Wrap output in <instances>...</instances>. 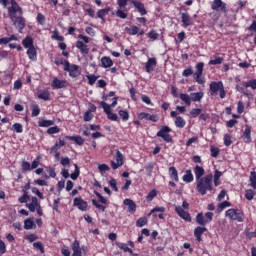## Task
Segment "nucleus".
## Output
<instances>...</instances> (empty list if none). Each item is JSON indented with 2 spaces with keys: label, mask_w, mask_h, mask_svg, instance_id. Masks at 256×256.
<instances>
[{
  "label": "nucleus",
  "mask_w": 256,
  "mask_h": 256,
  "mask_svg": "<svg viewBox=\"0 0 256 256\" xmlns=\"http://www.w3.org/2000/svg\"><path fill=\"white\" fill-rule=\"evenodd\" d=\"M67 87V81L59 80L58 78H54L52 81V88L53 89H65Z\"/></svg>",
  "instance_id": "obj_21"
},
{
  "label": "nucleus",
  "mask_w": 256,
  "mask_h": 256,
  "mask_svg": "<svg viewBox=\"0 0 256 256\" xmlns=\"http://www.w3.org/2000/svg\"><path fill=\"white\" fill-rule=\"evenodd\" d=\"M92 205L96 207V209H99V211H102V213H105V209H107L104 205L99 204L96 199H92Z\"/></svg>",
  "instance_id": "obj_51"
},
{
  "label": "nucleus",
  "mask_w": 256,
  "mask_h": 256,
  "mask_svg": "<svg viewBox=\"0 0 256 256\" xmlns=\"http://www.w3.org/2000/svg\"><path fill=\"white\" fill-rule=\"evenodd\" d=\"M100 105H101L104 113L107 114V118L110 121H119V116H117L116 113H113L111 111V106H109V104H107V102L102 101V102H100Z\"/></svg>",
  "instance_id": "obj_10"
},
{
  "label": "nucleus",
  "mask_w": 256,
  "mask_h": 256,
  "mask_svg": "<svg viewBox=\"0 0 256 256\" xmlns=\"http://www.w3.org/2000/svg\"><path fill=\"white\" fill-rule=\"evenodd\" d=\"M179 98L181 99V101H183V103H185V105H187V107H191V96H189V94L187 93H180Z\"/></svg>",
  "instance_id": "obj_34"
},
{
  "label": "nucleus",
  "mask_w": 256,
  "mask_h": 256,
  "mask_svg": "<svg viewBox=\"0 0 256 256\" xmlns=\"http://www.w3.org/2000/svg\"><path fill=\"white\" fill-rule=\"evenodd\" d=\"M148 37L149 39H152V41H157V39H159V33H157V31L155 30H150L148 33Z\"/></svg>",
  "instance_id": "obj_60"
},
{
  "label": "nucleus",
  "mask_w": 256,
  "mask_h": 256,
  "mask_svg": "<svg viewBox=\"0 0 256 256\" xmlns=\"http://www.w3.org/2000/svg\"><path fill=\"white\" fill-rule=\"evenodd\" d=\"M101 67L104 69H109V67H113V60L109 56H103L101 58Z\"/></svg>",
  "instance_id": "obj_25"
},
{
  "label": "nucleus",
  "mask_w": 256,
  "mask_h": 256,
  "mask_svg": "<svg viewBox=\"0 0 256 256\" xmlns=\"http://www.w3.org/2000/svg\"><path fill=\"white\" fill-rule=\"evenodd\" d=\"M75 171L70 175L71 179L73 181H77L79 179V175L81 174V171L79 170V166L77 164H74Z\"/></svg>",
  "instance_id": "obj_42"
},
{
  "label": "nucleus",
  "mask_w": 256,
  "mask_h": 256,
  "mask_svg": "<svg viewBox=\"0 0 256 256\" xmlns=\"http://www.w3.org/2000/svg\"><path fill=\"white\" fill-rule=\"evenodd\" d=\"M194 179L195 177L193 176L191 169L186 170L185 175L182 177V181H184V183H193Z\"/></svg>",
  "instance_id": "obj_30"
},
{
  "label": "nucleus",
  "mask_w": 256,
  "mask_h": 256,
  "mask_svg": "<svg viewBox=\"0 0 256 256\" xmlns=\"http://www.w3.org/2000/svg\"><path fill=\"white\" fill-rule=\"evenodd\" d=\"M115 161H111V167L114 170L119 169V167H123V164L125 163V157L119 150H116Z\"/></svg>",
  "instance_id": "obj_11"
},
{
  "label": "nucleus",
  "mask_w": 256,
  "mask_h": 256,
  "mask_svg": "<svg viewBox=\"0 0 256 256\" xmlns=\"http://www.w3.org/2000/svg\"><path fill=\"white\" fill-rule=\"evenodd\" d=\"M12 129L15 131V133H23V125L21 123L13 124Z\"/></svg>",
  "instance_id": "obj_59"
},
{
  "label": "nucleus",
  "mask_w": 256,
  "mask_h": 256,
  "mask_svg": "<svg viewBox=\"0 0 256 256\" xmlns=\"http://www.w3.org/2000/svg\"><path fill=\"white\" fill-rule=\"evenodd\" d=\"M194 175L196 177V181H200V179H203V175H205V169L202 166L196 165L194 167Z\"/></svg>",
  "instance_id": "obj_23"
},
{
  "label": "nucleus",
  "mask_w": 256,
  "mask_h": 256,
  "mask_svg": "<svg viewBox=\"0 0 256 256\" xmlns=\"http://www.w3.org/2000/svg\"><path fill=\"white\" fill-rule=\"evenodd\" d=\"M185 40V32H180L177 34V38L174 39L176 45H179V43H183Z\"/></svg>",
  "instance_id": "obj_55"
},
{
  "label": "nucleus",
  "mask_w": 256,
  "mask_h": 256,
  "mask_svg": "<svg viewBox=\"0 0 256 256\" xmlns=\"http://www.w3.org/2000/svg\"><path fill=\"white\" fill-rule=\"evenodd\" d=\"M147 225V218L141 217L136 221V227H145Z\"/></svg>",
  "instance_id": "obj_62"
},
{
  "label": "nucleus",
  "mask_w": 256,
  "mask_h": 256,
  "mask_svg": "<svg viewBox=\"0 0 256 256\" xmlns=\"http://www.w3.org/2000/svg\"><path fill=\"white\" fill-rule=\"evenodd\" d=\"M168 173L172 181H174L175 183H179V172L177 171V168H175V166L169 167Z\"/></svg>",
  "instance_id": "obj_20"
},
{
  "label": "nucleus",
  "mask_w": 256,
  "mask_h": 256,
  "mask_svg": "<svg viewBox=\"0 0 256 256\" xmlns=\"http://www.w3.org/2000/svg\"><path fill=\"white\" fill-rule=\"evenodd\" d=\"M65 139H67L68 141H74V143L76 145H79L80 147L83 146V144L85 143V139H83V137L79 135L65 136Z\"/></svg>",
  "instance_id": "obj_24"
},
{
  "label": "nucleus",
  "mask_w": 256,
  "mask_h": 256,
  "mask_svg": "<svg viewBox=\"0 0 256 256\" xmlns=\"http://www.w3.org/2000/svg\"><path fill=\"white\" fill-rule=\"evenodd\" d=\"M125 31L128 35H137V33H139V27L137 26H132L131 28L126 27Z\"/></svg>",
  "instance_id": "obj_44"
},
{
  "label": "nucleus",
  "mask_w": 256,
  "mask_h": 256,
  "mask_svg": "<svg viewBox=\"0 0 256 256\" xmlns=\"http://www.w3.org/2000/svg\"><path fill=\"white\" fill-rule=\"evenodd\" d=\"M219 153H221V150L218 147H215V146L210 147L211 157L217 158L219 157Z\"/></svg>",
  "instance_id": "obj_47"
},
{
  "label": "nucleus",
  "mask_w": 256,
  "mask_h": 256,
  "mask_svg": "<svg viewBox=\"0 0 256 256\" xmlns=\"http://www.w3.org/2000/svg\"><path fill=\"white\" fill-rule=\"evenodd\" d=\"M130 3L135 7V9L140 13L142 16L147 15V9L145 8V4L138 0H130Z\"/></svg>",
  "instance_id": "obj_15"
},
{
  "label": "nucleus",
  "mask_w": 256,
  "mask_h": 256,
  "mask_svg": "<svg viewBox=\"0 0 256 256\" xmlns=\"http://www.w3.org/2000/svg\"><path fill=\"white\" fill-rule=\"evenodd\" d=\"M212 11H217L216 13H210V17H212L213 21H219L221 14L227 13V4L223 2V0H213L211 3Z\"/></svg>",
  "instance_id": "obj_3"
},
{
  "label": "nucleus",
  "mask_w": 256,
  "mask_h": 256,
  "mask_svg": "<svg viewBox=\"0 0 256 256\" xmlns=\"http://www.w3.org/2000/svg\"><path fill=\"white\" fill-rule=\"evenodd\" d=\"M181 21H182L184 27H191V25H192L191 16H189L188 13L181 14Z\"/></svg>",
  "instance_id": "obj_31"
},
{
  "label": "nucleus",
  "mask_w": 256,
  "mask_h": 256,
  "mask_svg": "<svg viewBox=\"0 0 256 256\" xmlns=\"http://www.w3.org/2000/svg\"><path fill=\"white\" fill-rule=\"evenodd\" d=\"M155 168V163L154 162H149L146 166L145 169L147 171V175L151 177V174L153 173V169Z\"/></svg>",
  "instance_id": "obj_57"
},
{
  "label": "nucleus",
  "mask_w": 256,
  "mask_h": 256,
  "mask_svg": "<svg viewBox=\"0 0 256 256\" xmlns=\"http://www.w3.org/2000/svg\"><path fill=\"white\" fill-rule=\"evenodd\" d=\"M255 195H256V192L253 189H247L245 191V198L247 199V201H253Z\"/></svg>",
  "instance_id": "obj_40"
},
{
  "label": "nucleus",
  "mask_w": 256,
  "mask_h": 256,
  "mask_svg": "<svg viewBox=\"0 0 256 256\" xmlns=\"http://www.w3.org/2000/svg\"><path fill=\"white\" fill-rule=\"evenodd\" d=\"M123 204L128 207V213H135V211H137V204L135 203V201L126 198L124 199Z\"/></svg>",
  "instance_id": "obj_19"
},
{
  "label": "nucleus",
  "mask_w": 256,
  "mask_h": 256,
  "mask_svg": "<svg viewBox=\"0 0 256 256\" xmlns=\"http://www.w3.org/2000/svg\"><path fill=\"white\" fill-rule=\"evenodd\" d=\"M41 114V108L39 107V104H34L32 106V117H39Z\"/></svg>",
  "instance_id": "obj_46"
},
{
  "label": "nucleus",
  "mask_w": 256,
  "mask_h": 256,
  "mask_svg": "<svg viewBox=\"0 0 256 256\" xmlns=\"http://www.w3.org/2000/svg\"><path fill=\"white\" fill-rule=\"evenodd\" d=\"M225 217L231 219V221L243 223L245 214L240 209L230 208L225 212Z\"/></svg>",
  "instance_id": "obj_5"
},
{
  "label": "nucleus",
  "mask_w": 256,
  "mask_h": 256,
  "mask_svg": "<svg viewBox=\"0 0 256 256\" xmlns=\"http://www.w3.org/2000/svg\"><path fill=\"white\" fill-rule=\"evenodd\" d=\"M155 67H157V58L155 57L148 58L145 64L146 73H153V71L155 70Z\"/></svg>",
  "instance_id": "obj_16"
},
{
  "label": "nucleus",
  "mask_w": 256,
  "mask_h": 256,
  "mask_svg": "<svg viewBox=\"0 0 256 256\" xmlns=\"http://www.w3.org/2000/svg\"><path fill=\"white\" fill-rule=\"evenodd\" d=\"M73 206L77 207L79 211H87L89 209V204L87 201L83 200L81 197H76L73 200Z\"/></svg>",
  "instance_id": "obj_12"
},
{
  "label": "nucleus",
  "mask_w": 256,
  "mask_h": 256,
  "mask_svg": "<svg viewBox=\"0 0 256 256\" xmlns=\"http://www.w3.org/2000/svg\"><path fill=\"white\" fill-rule=\"evenodd\" d=\"M33 247L34 249H39L41 253H45V246H43L42 242H34Z\"/></svg>",
  "instance_id": "obj_64"
},
{
  "label": "nucleus",
  "mask_w": 256,
  "mask_h": 256,
  "mask_svg": "<svg viewBox=\"0 0 256 256\" xmlns=\"http://www.w3.org/2000/svg\"><path fill=\"white\" fill-rule=\"evenodd\" d=\"M38 99L42 101H51V92L49 90H42L38 93Z\"/></svg>",
  "instance_id": "obj_32"
},
{
  "label": "nucleus",
  "mask_w": 256,
  "mask_h": 256,
  "mask_svg": "<svg viewBox=\"0 0 256 256\" xmlns=\"http://www.w3.org/2000/svg\"><path fill=\"white\" fill-rule=\"evenodd\" d=\"M175 125H176V127H178V129H183V127H185V125H187V122H185V119H183V117L178 116L175 119Z\"/></svg>",
  "instance_id": "obj_37"
},
{
  "label": "nucleus",
  "mask_w": 256,
  "mask_h": 256,
  "mask_svg": "<svg viewBox=\"0 0 256 256\" xmlns=\"http://www.w3.org/2000/svg\"><path fill=\"white\" fill-rule=\"evenodd\" d=\"M157 195V190L153 189L151 190L148 195L146 196V201L151 202L153 199H155V196Z\"/></svg>",
  "instance_id": "obj_61"
},
{
  "label": "nucleus",
  "mask_w": 256,
  "mask_h": 256,
  "mask_svg": "<svg viewBox=\"0 0 256 256\" xmlns=\"http://www.w3.org/2000/svg\"><path fill=\"white\" fill-rule=\"evenodd\" d=\"M224 145H225V147H231V145H233V140L231 139V134L224 135Z\"/></svg>",
  "instance_id": "obj_53"
},
{
  "label": "nucleus",
  "mask_w": 256,
  "mask_h": 256,
  "mask_svg": "<svg viewBox=\"0 0 256 256\" xmlns=\"http://www.w3.org/2000/svg\"><path fill=\"white\" fill-rule=\"evenodd\" d=\"M196 191L199 195H207V191H213V174H207L202 179L196 181Z\"/></svg>",
  "instance_id": "obj_2"
},
{
  "label": "nucleus",
  "mask_w": 256,
  "mask_h": 256,
  "mask_svg": "<svg viewBox=\"0 0 256 256\" xmlns=\"http://www.w3.org/2000/svg\"><path fill=\"white\" fill-rule=\"evenodd\" d=\"M21 167L24 173H29V171H33V168H31V163H29L28 161H22Z\"/></svg>",
  "instance_id": "obj_39"
},
{
  "label": "nucleus",
  "mask_w": 256,
  "mask_h": 256,
  "mask_svg": "<svg viewBox=\"0 0 256 256\" xmlns=\"http://www.w3.org/2000/svg\"><path fill=\"white\" fill-rule=\"evenodd\" d=\"M58 47H59V49H61V51H63V52H62V55H63L64 57H69V52H68V51H65V49H67V44H66L65 42H60V43L58 44Z\"/></svg>",
  "instance_id": "obj_50"
},
{
  "label": "nucleus",
  "mask_w": 256,
  "mask_h": 256,
  "mask_svg": "<svg viewBox=\"0 0 256 256\" xmlns=\"http://www.w3.org/2000/svg\"><path fill=\"white\" fill-rule=\"evenodd\" d=\"M22 45L25 49H30L32 47H35V43L33 41V37L31 36H26L23 40H22Z\"/></svg>",
  "instance_id": "obj_27"
},
{
  "label": "nucleus",
  "mask_w": 256,
  "mask_h": 256,
  "mask_svg": "<svg viewBox=\"0 0 256 256\" xmlns=\"http://www.w3.org/2000/svg\"><path fill=\"white\" fill-rule=\"evenodd\" d=\"M61 65H64V71L69 73V77L75 79L81 75V71H79V65L71 64L67 60L62 61Z\"/></svg>",
  "instance_id": "obj_6"
},
{
  "label": "nucleus",
  "mask_w": 256,
  "mask_h": 256,
  "mask_svg": "<svg viewBox=\"0 0 256 256\" xmlns=\"http://www.w3.org/2000/svg\"><path fill=\"white\" fill-rule=\"evenodd\" d=\"M76 49H79L81 55H89V46L85 44L83 41H76Z\"/></svg>",
  "instance_id": "obj_18"
},
{
  "label": "nucleus",
  "mask_w": 256,
  "mask_h": 256,
  "mask_svg": "<svg viewBox=\"0 0 256 256\" xmlns=\"http://www.w3.org/2000/svg\"><path fill=\"white\" fill-rule=\"evenodd\" d=\"M203 97H205L204 92H194L190 94V99L194 103H201V100L203 99Z\"/></svg>",
  "instance_id": "obj_26"
},
{
  "label": "nucleus",
  "mask_w": 256,
  "mask_h": 256,
  "mask_svg": "<svg viewBox=\"0 0 256 256\" xmlns=\"http://www.w3.org/2000/svg\"><path fill=\"white\" fill-rule=\"evenodd\" d=\"M35 227H36V225H35V222L33 221V219L28 218L24 221V229H26V231L35 229Z\"/></svg>",
  "instance_id": "obj_35"
},
{
  "label": "nucleus",
  "mask_w": 256,
  "mask_h": 256,
  "mask_svg": "<svg viewBox=\"0 0 256 256\" xmlns=\"http://www.w3.org/2000/svg\"><path fill=\"white\" fill-rule=\"evenodd\" d=\"M10 5L7 10H8V16L9 17H15V15H23V8L17 3L16 0H10Z\"/></svg>",
  "instance_id": "obj_9"
},
{
  "label": "nucleus",
  "mask_w": 256,
  "mask_h": 256,
  "mask_svg": "<svg viewBox=\"0 0 256 256\" xmlns=\"http://www.w3.org/2000/svg\"><path fill=\"white\" fill-rule=\"evenodd\" d=\"M201 108H193L190 111V117H192V119H196V117H199V115H201Z\"/></svg>",
  "instance_id": "obj_56"
},
{
  "label": "nucleus",
  "mask_w": 256,
  "mask_h": 256,
  "mask_svg": "<svg viewBox=\"0 0 256 256\" xmlns=\"http://www.w3.org/2000/svg\"><path fill=\"white\" fill-rule=\"evenodd\" d=\"M119 117L122 118V121L127 122L129 121V111L127 110H119L118 111Z\"/></svg>",
  "instance_id": "obj_43"
},
{
  "label": "nucleus",
  "mask_w": 256,
  "mask_h": 256,
  "mask_svg": "<svg viewBox=\"0 0 256 256\" xmlns=\"http://www.w3.org/2000/svg\"><path fill=\"white\" fill-rule=\"evenodd\" d=\"M116 246L118 247V249L124 251V253H133V249L129 248L127 244L123 242H116Z\"/></svg>",
  "instance_id": "obj_36"
},
{
  "label": "nucleus",
  "mask_w": 256,
  "mask_h": 256,
  "mask_svg": "<svg viewBox=\"0 0 256 256\" xmlns=\"http://www.w3.org/2000/svg\"><path fill=\"white\" fill-rule=\"evenodd\" d=\"M196 223L201 227H205V225H207V221L205 220V215H203V212H200L196 215Z\"/></svg>",
  "instance_id": "obj_33"
},
{
  "label": "nucleus",
  "mask_w": 256,
  "mask_h": 256,
  "mask_svg": "<svg viewBox=\"0 0 256 256\" xmlns=\"http://www.w3.org/2000/svg\"><path fill=\"white\" fill-rule=\"evenodd\" d=\"M223 61H224L223 57L216 56L215 59L210 60L208 62V65H221Z\"/></svg>",
  "instance_id": "obj_52"
},
{
  "label": "nucleus",
  "mask_w": 256,
  "mask_h": 256,
  "mask_svg": "<svg viewBox=\"0 0 256 256\" xmlns=\"http://www.w3.org/2000/svg\"><path fill=\"white\" fill-rule=\"evenodd\" d=\"M242 139L247 144H249L253 141V139L251 138V128L249 125H246V128H245L244 132L242 133Z\"/></svg>",
  "instance_id": "obj_22"
},
{
  "label": "nucleus",
  "mask_w": 256,
  "mask_h": 256,
  "mask_svg": "<svg viewBox=\"0 0 256 256\" xmlns=\"http://www.w3.org/2000/svg\"><path fill=\"white\" fill-rule=\"evenodd\" d=\"M226 207H231V202L229 201H223L221 202L218 207H217V211L218 213H221V211H223L224 209H226Z\"/></svg>",
  "instance_id": "obj_45"
},
{
  "label": "nucleus",
  "mask_w": 256,
  "mask_h": 256,
  "mask_svg": "<svg viewBox=\"0 0 256 256\" xmlns=\"http://www.w3.org/2000/svg\"><path fill=\"white\" fill-rule=\"evenodd\" d=\"M12 21L14 27L18 29L19 33H23V29H25V25H27V21L25 18L19 14H14V17H9Z\"/></svg>",
  "instance_id": "obj_7"
},
{
  "label": "nucleus",
  "mask_w": 256,
  "mask_h": 256,
  "mask_svg": "<svg viewBox=\"0 0 256 256\" xmlns=\"http://www.w3.org/2000/svg\"><path fill=\"white\" fill-rule=\"evenodd\" d=\"M111 11V7H106L104 9H100L97 11V17L98 19H101V21L105 22V17L109 15V12Z\"/></svg>",
  "instance_id": "obj_28"
},
{
  "label": "nucleus",
  "mask_w": 256,
  "mask_h": 256,
  "mask_svg": "<svg viewBox=\"0 0 256 256\" xmlns=\"http://www.w3.org/2000/svg\"><path fill=\"white\" fill-rule=\"evenodd\" d=\"M138 119L140 121H143L145 119L146 121H152V123H157L159 121V117L155 114H149L146 112H141L138 114Z\"/></svg>",
  "instance_id": "obj_14"
},
{
  "label": "nucleus",
  "mask_w": 256,
  "mask_h": 256,
  "mask_svg": "<svg viewBox=\"0 0 256 256\" xmlns=\"http://www.w3.org/2000/svg\"><path fill=\"white\" fill-rule=\"evenodd\" d=\"M171 128L169 126H161L160 130L157 132V137H161L165 143H173V136H171Z\"/></svg>",
  "instance_id": "obj_8"
},
{
  "label": "nucleus",
  "mask_w": 256,
  "mask_h": 256,
  "mask_svg": "<svg viewBox=\"0 0 256 256\" xmlns=\"http://www.w3.org/2000/svg\"><path fill=\"white\" fill-rule=\"evenodd\" d=\"M108 183H109L112 191H115V193H117L119 191V188L117 187V180L115 178H112L111 180H109Z\"/></svg>",
  "instance_id": "obj_58"
},
{
  "label": "nucleus",
  "mask_w": 256,
  "mask_h": 256,
  "mask_svg": "<svg viewBox=\"0 0 256 256\" xmlns=\"http://www.w3.org/2000/svg\"><path fill=\"white\" fill-rule=\"evenodd\" d=\"M31 199L27 191H24L23 195L18 199L19 203H27V201Z\"/></svg>",
  "instance_id": "obj_63"
},
{
  "label": "nucleus",
  "mask_w": 256,
  "mask_h": 256,
  "mask_svg": "<svg viewBox=\"0 0 256 256\" xmlns=\"http://www.w3.org/2000/svg\"><path fill=\"white\" fill-rule=\"evenodd\" d=\"M175 213H177V215L184 221L191 223V214H189V212L185 211L183 209V207L175 206Z\"/></svg>",
  "instance_id": "obj_13"
},
{
  "label": "nucleus",
  "mask_w": 256,
  "mask_h": 256,
  "mask_svg": "<svg viewBox=\"0 0 256 256\" xmlns=\"http://www.w3.org/2000/svg\"><path fill=\"white\" fill-rule=\"evenodd\" d=\"M52 125H55V121L53 120H40L38 121V127H51Z\"/></svg>",
  "instance_id": "obj_38"
},
{
  "label": "nucleus",
  "mask_w": 256,
  "mask_h": 256,
  "mask_svg": "<svg viewBox=\"0 0 256 256\" xmlns=\"http://www.w3.org/2000/svg\"><path fill=\"white\" fill-rule=\"evenodd\" d=\"M61 128H59V126H53L47 129L46 133H48V135H55L57 133H60Z\"/></svg>",
  "instance_id": "obj_49"
},
{
  "label": "nucleus",
  "mask_w": 256,
  "mask_h": 256,
  "mask_svg": "<svg viewBox=\"0 0 256 256\" xmlns=\"http://www.w3.org/2000/svg\"><path fill=\"white\" fill-rule=\"evenodd\" d=\"M209 93L211 97H217L219 95L220 99H225L227 92L225 91V86H223L222 81H212L209 85Z\"/></svg>",
  "instance_id": "obj_4"
},
{
  "label": "nucleus",
  "mask_w": 256,
  "mask_h": 256,
  "mask_svg": "<svg viewBox=\"0 0 256 256\" xmlns=\"http://www.w3.org/2000/svg\"><path fill=\"white\" fill-rule=\"evenodd\" d=\"M26 55L30 61H37V49L34 47L27 48Z\"/></svg>",
  "instance_id": "obj_29"
},
{
  "label": "nucleus",
  "mask_w": 256,
  "mask_h": 256,
  "mask_svg": "<svg viewBox=\"0 0 256 256\" xmlns=\"http://www.w3.org/2000/svg\"><path fill=\"white\" fill-rule=\"evenodd\" d=\"M243 87H246V88H252L253 90L256 89V79H252L248 82H243L242 83Z\"/></svg>",
  "instance_id": "obj_48"
},
{
  "label": "nucleus",
  "mask_w": 256,
  "mask_h": 256,
  "mask_svg": "<svg viewBox=\"0 0 256 256\" xmlns=\"http://www.w3.org/2000/svg\"><path fill=\"white\" fill-rule=\"evenodd\" d=\"M207 232V228L205 226H198L194 229V237L198 243L203 241V233Z\"/></svg>",
  "instance_id": "obj_17"
},
{
  "label": "nucleus",
  "mask_w": 256,
  "mask_h": 256,
  "mask_svg": "<svg viewBox=\"0 0 256 256\" xmlns=\"http://www.w3.org/2000/svg\"><path fill=\"white\" fill-rule=\"evenodd\" d=\"M249 182H250V187H252V189H256V172L255 171H252L250 173Z\"/></svg>",
  "instance_id": "obj_41"
},
{
  "label": "nucleus",
  "mask_w": 256,
  "mask_h": 256,
  "mask_svg": "<svg viewBox=\"0 0 256 256\" xmlns=\"http://www.w3.org/2000/svg\"><path fill=\"white\" fill-rule=\"evenodd\" d=\"M195 68L196 71L194 73L193 66H188L186 69L183 70L182 77H191V75H193V79L196 83H198V85H205L206 80L205 77L203 76L205 63L198 62Z\"/></svg>",
  "instance_id": "obj_1"
},
{
  "label": "nucleus",
  "mask_w": 256,
  "mask_h": 256,
  "mask_svg": "<svg viewBox=\"0 0 256 256\" xmlns=\"http://www.w3.org/2000/svg\"><path fill=\"white\" fill-rule=\"evenodd\" d=\"M52 39L55 41H65V37L59 35V30L55 29L52 34Z\"/></svg>",
  "instance_id": "obj_54"
}]
</instances>
